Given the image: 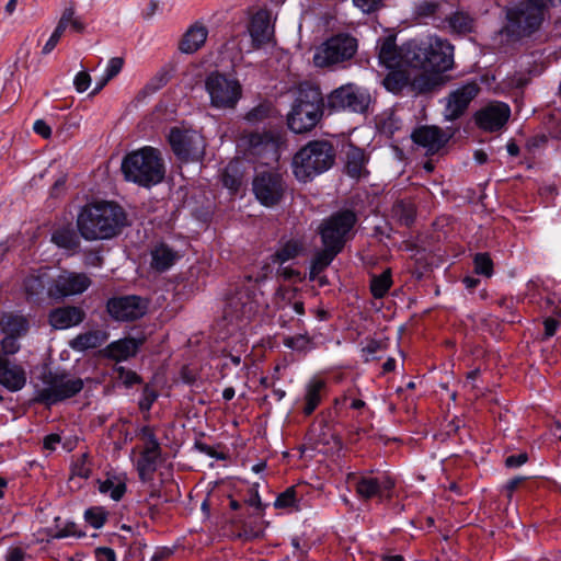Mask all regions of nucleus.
Masks as SVG:
<instances>
[{"instance_id":"a878e982","label":"nucleus","mask_w":561,"mask_h":561,"mask_svg":"<svg viewBox=\"0 0 561 561\" xmlns=\"http://www.w3.org/2000/svg\"><path fill=\"white\" fill-rule=\"evenodd\" d=\"M142 339L125 337L110 343L104 350L103 355L116 362L126 360L136 355Z\"/></svg>"},{"instance_id":"9b49d317","label":"nucleus","mask_w":561,"mask_h":561,"mask_svg":"<svg viewBox=\"0 0 561 561\" xmlns=\"http://www.w3.org/2000/svg\"><path fill=\"white\" fill-rule=\"evenodd\" d=\"M371 102L368 90L354 83H346L333 90L328 96V106L333 111L365 113Z\"/></svg>"},{"instance_id":"864d4df0","label":"nucleus","mask_w":561,"mask_h":561,"mask_svg":"<svg viewBox=\"0 0 561 561\" xmlns=\"http://www.w3.org/2000/svg\"><path fill=\"white\" fill-rule=\"evenodd\" d=\"M91 84V77L87 71H80L76 75L73 79V85L77 92L82 93L85 92Z\"/></svg>"},{"instance_id":"3c124183","label":"nucleus","mask_w":561,"mask_h":561,"mask_svg":"<svg viewBox=\"0 0 561 561\" xmlns=\"http://www.w3.org/2000/svg\"><path fill=\"white\" fill-rule=\"evenodd\" d=\"M270 112L268 104H259L247 113L245 119L250 123H259L268 117Z\"/></svg>"},{"instance_id":"7c9ffc66","label":"nucleus","mask_w":561,"mask_h":561,"mask_svg":"<svg viewBox=\"0 0 561 561\" xmlns=\"http://www.w3.org/2000/svg\"><path fill=\"white\" fill-rule=\"evenodd\" d=\"M207 36L208 30L204 24H193L183 35L180 43V50L185 54L197 51L205 44Z\"/></svg>"},{"instance_id":"c9c22d12","label":"nucleus","mask_w":561,"mask_h":561,"mask_svg":"<svg viewBox=\"0 0 561 561\" xmlns=\"http://www.w3.org/2000/svg\"><path fill=\"white\" fill-rule=\"evenodd\" d=\"M62 25V34L69 30L75 33H83L85 30V23L81 16L76 14L73 7L66 8L57 23V26Z\"/></svg>"},{"instance_id":"680f3d73","label":"nucleus","mask_w":561,"mask_h":561,"mask_svg":"<svg viewBox=\"0 0 561 561\" xmlns=\"http://www.w3.org/2000/svg\"><path fill=\"white\" fill-rule=\"evenodd\" d=\"M33 129L34 131L42 136L43 138L47 139L50 137L51 135V129L50 127L47 125V123L43 119H37L35 123H34V126H33Z\"/></svg>"},{"instance_id":"1a4fd4ad","label":"nucleus","mask_w":561,"mask_h":561,"mask_svg":"<svg viewBox=\"0 0 561 561\" xmlns=\"http://www.w3.org/2000/svg\"><path fill=\"white\" fill-rule=\"evenodd\" d=\"M357 39L350 34L340 33L319 45L313 54L316 67L329 68L354 57L357 51Z\"/></svg>"},{"instance_id":"423d86ee","label":"nucleus","mask_w":561,"mask_h":561,"mask_svg":"<svg viewBox=\"0 0 561 561\" xmlns=\"http://www.w3.org/2000/svg\"><path fill=\"white\" fill-rule=\"evenodd\" d=\"M561 0H525L507 11V31L518 37L533 34L543 21L545 11Z\"/></svg>"},{"instance_id":"09e8293b","label":"nucleus","mask_w":561,"mask_h":561,"mask_svg":"<svg viewBox=\"0 0 561 561\" xmlns=\"http://www.w3.org/2000/svg\"><path fill=\"white\" fill-rule=\"evenodd\" d=\"M21 350L20 339L3 334L0 341V355L2 358H10Z\"/></svg>"},{"instance_id":"58836bf2","label":"nucleus","mask_w":561,"mask_h":561,"mask_svg":"<svg viewBox=\"0 0 561 561\" xmlns=\"http://www.w3.org/2000/svg\"><path fill=\"white\" fill-rule=\"evenodd\" d=\"M151 265L157 271L168 270L175 260V254L171 248H154L151 252Z\"/></svg>"},{"instance_id":"13d9d810","label":"nucleus","mask_w":561,"mask_h":561,"mask_svg":"<svg viewBox=\"0 0 561 561\" xmlns=\"http://www.w3.org/2000/svg\"><path fill=\"white\" fill-rule=\"evenodd\" d=\"M364 13H371L382 5V0H353Z\"/></svg>"},{"instance_id":"2eb2a0df","label":"nucleus","mask_w":561,"mask_h":561,"mask_svg":"<svg viewBox=\"0 0 561 561\" xmlns=\"http://www.w3.org/2000/svg\"><path fill=\"white\" fill-rule=\"evenodd\" d=\"M262 293L240 289L232 295L227 302L225 314L237 320H250L261 307Z\"/></svg>"},{"instance_id":"4468645a","label":"nucleus","mask_w":561,"mask_h":561,"mask_svg":"<svg viewBox=\"0 0 561 561\" xmlns=\"http://www.w3.org/2000/svg\"><path fill=\"white\" fill-rule=\"evenodd\" d=\"M148 310V301L137 295L112 297L106 302L110 317L118 322H129L142 318Z\"/></svg>"},{"instance_id":"412c9836","label":"nucleus","mask_w":561,"mask_h":561,"mask_svg":"<svg viewBox=\"0 0 561 561\" xmlns=\"http://www.w3.org/2000/svg\"><path fill=\"white\" fill-rule=\"evenodd\" d=\"M405 44L398 47L396 37L388 35L380 38L377 43L378 59L381 65L388 69H396L398 67L408 66V58L405 57Z\"/></svg>"},{"instance_id":"bb28decb","label":"nucleus","mask_w":561,"mask_h":561,"mask_svg":"<svg viewBox=\"0 0 561 561\" xmlns=\"http://www.w3.org/2000/svg\"><path fill=\"white\" fill-rule=\"evenodd\" d=\"M392 486L393 482L390 479L373 477H360L355 484L357 495L364 500L381 496L383 491L390 490Z\"/></svg>"},{"instance_id":"c85d7f7f","label":"nucleus","mask_w":561,"mask_h":561,"mask_svg":"<svg viewBox=\"0 0 561 561\" xmlns=\"http://www.w3.org/2000/svg\"><path fill=\"white\" fill-rule=\"evenodd\" d=\"M98 490L101 494L118 502L126 493V477L123 474L106 473L104 478L98 479Z\"/></svg>"},{"instance_id":"2f4dec72","label":"nucleus","mask_w":561,"mask_h":561,"mask_svg":"<svg viewBox=\"0 0 561 561\" xmlns=\"http://www.w3.org/2000/svg\"><path fill=\"white\" fill-rule=\"evenodd\" d=\"M108 339V333L104 330H91L78 334L69 342L70 347L77 352H85L96 348L104 344Z\"/></svg>"},{"instance_id":"37998d69","label":"nucleus","mask_w":561,"mask_h":561,"mask_svg":"<svg viewBox=\"0 0 561 561\" xmlns=\"http://www.w3.org/2000/svg\"><path fill=\"white\" fill-rule=\"evenodd\" d=\"M415 14L420 18H438L440 3L436 0H421L415 5Z\"/></svg>"},{"instance_id":"393cba45","label":"nucleus","mask_w":561,"mask_h":561,"mask_svg":"<svg viewBox=\"0 0 561 561\" xmlns=\"http://www.w3.org/2000/svg\"><path fill=\"white\" fill-rule=\"evenodd\" d=\"M249 33L255 48L271 42L274 27L271 25L270 15L266 11H259L252 16Z\"/></svg>"},{"instance_id":"c756f323","label":"nucleus","mask_w":561,"mask_h":561,"mask_svg":"<svg viewBox=\"0 0 561 561\" xmlns=\"http://www.w3.org/2000/svg\"><path fill=\"white\" fill-rule=\"evenodd\" d=\"M30 329L28 319L19 313L4 312L0 317V332L2 334L23 337Z\"/></svg>"},{"instance_id":"a18cd8bd","label":"nucleus","mask_w":561,"mask_h":561,"mask_svg":"<svg viewBox=\"0 0 561 561\" xmlns=\"http://www.w3.org/2000/svg\"><path fill=\"white\" fill-rule=\"evenodd\" d=\"M473 265L476 274L485 277L493 275V261L488 253H477L473 259Z\"/></svg>"},{"instance_id":"aec40b11","label":"nucleus","mask_w":561,"mask_h":561,"mask_svg":"<svg viewBox=\"0 0 561 561\" xmlns=\"http://www.w3.org/2000/svg\"><path fill=\"white\" fill-rule=\"evenodd\" d=\"M510 116L511 108L506 103L491 102L476 113L474 121L485 131H497L507 123Z\"/></svg>"},{"instance_id":"774afa93","label":"nucleus","mask_w":561,"mask_h":561,"mask_svg":"<svg viewBox=\"0 0 561 561\" xmlns=\"http://www.w3.org/2000/svg\"><path fill=\"white\" fill-rule=\"evenodd\" d=\"M257 486H259L257 484H254L253 488H251V490H250L251 493H250V496L247 500V503L250 506L260 508L261 507V497H260V494H259V491H257Z\"/></svg>"},{"instance_id":"f257e3e1","label":"nucleus","mask_w":561,"mask_h":561,"mask_svg":"<svg viewBox=\"0 0 561 561\" xmlns=\"http://www.w3.org/2000/svg\"><path fill=\"white\" fill-rule=\"evenodd\" d=\"M408 66L423 70L412 80L419 93L432 92L443 84L442 75L454 67V45L437 35L405 43Z\"/></svg>"},{"instance_id":"7ed1b4c3","label":"nucleus","mask_w":561,"mask_h":561,"mask_svg":"<svg viewBox=\"0 0 561 561\" xmlns=\"http://www.w3.org/2000/svg\"><path fill=\"white\" fill-rule=\"evenodd\" d=\"M324 100L321 90L312 84L299 85L291 108L287 114V125L296 134L313 129L321 121Z\"/></svg>"},{"instance_id":"39448f33","label":"nucleus","mask_w":561,"mask_h":561,"mask_svg":"<svg viewBox=\"0 0 561 561\" xmlns=\"http://www.w3.org/2000/svg\"><path fill=\"white\" fill-rule=\"evenodd\" d=\"M335 150L325 140L309 141L293 158L294 174L300 182L311 181L334 163Z\"/></svg>"},{"instance_id":"ddd939ff","label":"nucleus","mask_w":561,"mask_h":561,"mask_svg":"<svg viewBox=\"0 0 561 561\" xmlns=\"http://www.w3.org/2000/svg\"><path fill=\"white\" fill-rule=\"evenodd\" d=\"M90 277L84 273L62 271L53 277L47 296L54 300H64L84 293L91 286Z\"/></svg>"},{"instance_id":"052dcab7","label":"nucleus","mask_w":561,"mask_h":561,"mask_svg":"<svg viewBox=\"0 0 561 561\" xmlns=\"http://www.w3.org/2000/svg\"><path fill=\"white\" fill-rule=\"evenodd\" d=\"M96 561H116L115 552L111 548H98L95 551Z\"/></svg>"},{"instance_id":"473e14b6","label":"nucleus","mask_w":561,"mask_h":561,"mask_svg":"<svg viewBox=\"0 0 561 561\" xmlns=\"http://www.w3.org/2000/svg\"><path fill=\"white\" fill-rule=\"evenodd\" d=\"M325 381L319 378L311 379L306 386L304 413L310 415L318 408L322 399Z\"/></svg>"},{"instance_id":"f03ea898","label":"nucleus","mask_w":561,"mask_h":561,"mask_svg":"<svg viewBox=\"0 0 561 561\" xmlns=\"http://www.w3.org/2000/svg\"><path fill=\"white\" fill-rule=\"evenodd\" d=\"M127 225L124 209L113 202L90 203L77 218L80 234L89 241L112 239Z\"/></svg>"},{"instance_id":"dca6fc26","label":"nucleus","mask_w":561,"mask_h":561,"mask_svg":"<svg viewBox=\"0 0 561 561\" xmlns=\"http://www.w3.org/2000/svg\"><path fill=\"white\" fill-rule=\"evenodd\" d=\"M252 185L255 197L265 206H274L279 203L285 192L284 181L275 172L259 173Z\"/></svg>"},{"instance_id":"72a5a7b5","label":"nucleus","mask_w":561,"mask_h":561,"mask_svg":"<svg viewBox=\"0 0 561 561\" xmlns=\"http://www.w3.org/2000/svg\"><path fill=\"white\" fill-rule=\"evenodd\" d=\"M366 157L362 149L352 147L346 154L345 170L347 175L353 179H360L367 174L365 169Z\"/></svg>"},{"instance_id":"c03bdc74","label":"nucleus","mask_w":561,"mask_h":561,"mask_svg":"<svg viewBox=\"0 0 561 561\" xmlns=\"http://www.w3.org/2000/svg\"><path fill=\"white\" fill-rule=\"evenodd\" d=\"M407 85V77L401 71H390L383 79V87L392 93L400 92Z\"/></svg>"},{"instance_id":"8fccbe9b","label":"nucleus","mask_w":561,"mask_h":561,"mask_svg":"<svg viewBox=\"0 0 561 561\" xmlns=\"http://www.w3.org/2000/svg\"><path fill=\"white\" fill-rule=\"evenodd\" d=\"M71 474L82 479H88L91 474V465L87 454H82L71 466Z\"/></svg>"},{"instance_id":"4c0bfd02","label":"nucleus","mask_w":561,"mask_h":561,"mask_svg":"<svg viewBox=\"0 0 561 561\" xmlns=\"http://www.w3.org/2000/svg\"><path fill=\"white\" fill-rule=\"evenodd\" d=\"M415 214V205L411 201H399L392 206V216L404 226L414 221Z\"/></svg>"},{"instance_id":"49530a36","label":"nucleus","mask_w":561,"mask_h":561,"mask_svg":"<svg viewBox=\"0 0 561 561\" xmlns=\"http://www.w3.org/2000/svg\"><path fill=\"white\" fill-rule=\"evenodd\" d=\"M51 242L56 245H76L77 244V234L75 230L70 227H64L57 229L51 236Z\"/></svg>"},{"instance_id":"9d476101","label":"nucleus","mask_w":561,"mask_h":561,"mask_svg":"<svg viewBox=\"0 0 561 561\" xmlns=\"http://www.w3.org/2000/svg\"><path fill=\"white\" fill-rule=\"evenodd\" d=\"M356 214L346 209L332 214L320 226L323 245H344L354 236Z\"/></svg>"},{"instance_id":"6e6d98bb","label":"nucleus","mask_w":561,"mask_h":561,"mask_svg":"<svg viewBox=\"0 0 561 561\" xmlns=\"http://www.w3.org/2000/svg\"><path fill=\"white\" fill-rule=\"evenodd\" d=\"M234 170H236V167L230 163L226 168L225 173L222 175L224 185L231 191L238 190V187L240 185V180L237 176L230 174V171H234Z\"/></svg>"},{"instance_id":"f3484780","label":"nucleus","mask_w":561,"mask_h":561,"mask_svg":"<svg viewBox=\"0 0 561 561\" xmlns=\"http://www.w3.org/2000/svg\"><path fill=\"white\" fill-rule=\"evenodd\" d=\"M279 136L274 133H251L247 141L248 154L262 159V163L268 164L278 159Z\"/></svg>"},{"instance_id":"79ce46f5","label":"nucleus","mask_w":561,"mask_h":561,"mask_svg":"<svg viewBox=\"0 0 561 561\" xmlns=\"http://www.w3.org/2000/svg\"><path fill=\"white\" fill-rule=\"evenodd\" d=\"M284 345L296 352H307L313 348L312 339L307 333L285 337Z\"/></svg>"},{"instance_id":"5fc2aeb1","label":"nucleus","mask_w":561,"mask_h":561,"mask_svg":"<svg viewBox=\"0 0 561 561\" xmlns=\"http://www.w3.org/2000/svg\"><path fill=\"white\" fill-rule=\"evenodd\" d=\"M297 254L298 248H282V250L272 255V260L274 263L283 264L286 261L295 257Z\"/></svg>"},{"instance_id":"a211bd4d","label":"nucleus","mask_w":561,"mask_h":561,"mask_svg":"<svg viewBox=\"0 0 561 561\" xmlns=\"http://www.w3.org/2000/svg\"><path fill=\"white\" fill-rule=\"evenodd\" d=\"M141 437L146 440L145 448L137 461V470L141 481H149L157 469L160 446L151 428L142 427Z\"/></svg>"},{"instance_id":"de8ad7c7","label":"nucleus","mask_w":561,"mask_h":561,"mask_svg":"<svg viewBox=\"0 0 561 561\" xmlns=\"http://www.w3.org/2000/svg\"><path fill=\"white\" fill-rule=\"evenodd\" d=\"M84 518L93 528L100 529L107 519V512L100 506L90 507L84 512Z\"/></svg>"},{"instance_id":"b1692460","label":"nucleus","mask_w":561,"mask_h":561,"mask_svg":"<svg viewBox=\"0 0 561 561\" xmlns=\"http://www.w3.org/2000/svg\"><path fill=\"white\" fill-rule=\"evenodd\" d=\"M84 318L85 312L77 306L58 307L48 314L49 324L56 330H66L79 325Z\"/></svg>"},{"instance_id":"6ab92c4d","label":"nucleus","mask_w":561,"mask_h":561,"mask_svg":"<svg viewBox=\"0 0 561 561\" xmlns=\"http://www.w3.org/2000/svg\"><path fill=\"white\" fill-rule=\"evenodd\" d=\"M479 85L476 82H469L453 91L445 99L444 117L447 121L459 118L467 110L470 102L479 93Z\"/></svg>"},{"instance_id":"603ef678","label":"nucleus","mask_w":561,"mask_h":561,"mask_svg":"<svg viewBox=\"0 0 561 561\" xmlns=\"http://www.w3.org/2000/svg\"><path fill=\"white\" fill-rule=\"evenodd\" d=\"M124 60L121 57H113L108 60L105 69L104 82H108L116 77L123 69Z\"/></svg>"},{"instance_id":"0eeeda50","label":"nucleus","mask_w":561,"mask_h":561,"mask_svg":"<svg viewBox=\"0 0 561 561\" xmlns=\"http://www.w3.org/2000/svg\"><path fill=\"white\" fill-rule=\"evenodd\" d=\"M81 378L70 374L47 373L42 377V385L36 388V401L47 405L72 398L83 389Z\"/></svg>"},{"instance_id":"0e129e2a","label":"nucleus","mask_w":561,"mask_h":561,"mask_svg":"<svg viewBox=\"0 0 561 561\" xmlns=\"http://www.w3.org/2000/svg\"><path fill=\"white\" fill-rule=\"evenodd\" d=\"M25 552L19 547L10 548L5 554V561H24Z\"/></svg>"},{"instance_id":"4d7b16f0","label":"nucleus","mask_w":561,"mask_h":561,"mask_svg":"<svg viewBox=\"0 0 561 561\" xmlns=\"http://www.w3.org/2000/svg\"><path fill=\"white\" fill-rule=\"evenodd\" d=\"M61 36H62V25L61 26H56V28L54 30L53 34L50 35V37L48 38V41L44 45L42 53L44 55H47V54L51 53L53 49L59 43Z\"/></svg>"},{"instance_id":"338daca9","label":"nucleus","mask_w":561,"mask_h":561,"mask_svg":"<svg viewBox=\"0 0 561 561\" xmlns=\"http://www.w3.org/2000/svg\"><path fill=\"white\" fill-rule=\"evenodd\" d=\"M543 325H545V336L548 339L556 334L559 322L553 318H548L545 320Z\"/></svg>"},{"instance_id":"6e6552de","label":"nucleus","mask_w":561,"mask_h":561,"mask_svg":"<svg viewBox=\"0 0 561 561\" xmlns=\"http://www.w3.org/2000/svg\"><path fill=\"white\" fill-rule=\"evenodd\" d=\"M205 90L210 105L217 110H233L242 98L239 80L219 71H213L206 77Z\"/></svg>"},{"instance_id":"ea45409f","label":"nucleus","mask_w":561,"mask_h":561,"mask_svg":"<svg viewBox=\"0 0 561 561\" xmlns=\"http://www.w3.org/2000/svg\"><path fill=\"white\" fill-rule=\"evenodd\" d=\"M340 249L341 248H323V250L320 251L312 261L310 271L311 276L313 277L321 273L337 255Z\"/></svg>"},{"instance_id":"4be33fe9","label":"nucleus","mask_w":561,"mask_h":561,"mask_svg":"<svg viewBox=\"0 0 561 561\" xmlns=\"http://www.w3.org/2000/svg\"><path fill=\"white\" fill-rule=\"evenodd\" d=\"M25 368L16 360L0 355V385L11 392L20 391L26 385Z\"/></svg>"},{"instance_id":"a19ab883","label":"nucleus","mask_w":561,"mask_h":561,"mask_svg":"<svg viewBox=\"0 0 561 561\" xmlns=\"http://www.w3.org/2000/svg\"><path fill=\"white\" fill-rule=\"evenodd\" d=\"M274 506L276 508L287 511L298 510L299 505L295 486H289L284 492L278 494L274 502Z\"/></svg>"},{"instance_id":"69168bd1","label":"nucleus","mask_w":561,"mask_h":561,"mask_svg":"<svg viewBox=\"0 0 561 561\" xmlns=\"http://www.w3.org/2000/svg\"><path fill=\"white\" fill-rule=\"evenodd\" d=\"M380 344L376 341H370L363 350V354L365 357V362L371 360L374 357L373 355L379 350Z\"/></svg>"},{"instance_id":"f8f14e48","label":"nucleus","mask_w":561,"mask_h":561,"mask_svg":"<svg viewBox=\"0 0 561 561\" xmlns=\"http://www.w3.org/2000/svg\"><path fill=\"white\" fill-rule=\"evenodd\" d=\"M169 142L174 154L182 161H199L204 157L205 141L196 131L174 127L170 130Z\"/></svg>"},{"instance_id":"e433bc0d","label":"nucleus","mask_w":561,"mask_h":561,"mask_svg":"<svg viewBox=\"0 0 561 561\" xmlns=\"http://www.w3.org/2000/svg\"><path fill=\"white\" fill-rule=\"evenodd\" d=\"M392 286L391 270H385L380 275H373L370 279V293L374 298H383Z\"/></svg>"},{"instance_id":"5701e85b","label":"nucleus","mask_w":561,"mask_h":561,"mask_svg":"<svg viewBox=\"0 0 561 561\" xmlns=\"http://www.w3.org/2000/svg\"><path fill=\"white\" fill-rule=\"evenodd\" d=\"M411 137L414 144L423 147L430 154L438 152L449 139L437 126H421L414 129Z\"/></svg>"},{"instance_id":"f704fd0d","label":"nucleus","mask_w":561,"mask_h":561,"mask_svg":"<svg viewBox=\"0 0 561 561\" xmlns=\"http://www.w3.org/2000/svg\"><path fill=\"white\" fill-rule=\"evenodd\" d=\"M448 26L451 33L466 35L473 32L474 20L468 13L457 11L447 18Z\"/></svg>"},{"instance_id":"e2e57ef3","label":"nucleus","mask_w":561,"mask_h":561,"mask_svg":"<svg viewBox=\"0 0 561 561\" xmlns=\"http://www.w3.org/2000/svg\"><path fill=\"white\" fill-rule=\"evenodd\" d=\"M61 442V438L58 434H49L44 437L43 440V447L46 450L54 451L57 448V445H59Z\"/></svg>"},{"instance_id":"bf43d9fd","label":"nucleus","mask_w":561,"mask_h":561,"mask_svg":"<svg viewBox=\"0 0 561 561\" xmlns=\"http://www.w3.org/2000/svg\"><path fill=\"white\" fill-rule=\"evenodd\" d=\"M527 459H528V457H527V454H525V453H522L518 455H512L505 459V465L508 468H517V467L523 466L527 461Z\"/></svg>"},{"instance_id":"cd10ccee","label":"nucleus","mask_w":561,"mask_h":561,"mask_svg":"<svg viewBox=\"0 0 561 561\" xmlns=\"http://www.w3.org/2000/svg\"><path fill=\"white\" fill-rule=\"evenodd\" d=\"M53 276L50 275V268L43 267L37 272L30 274L24 279V290L28 299H38L50 285Z\"/></svg>"},{"instance_id":"20e7f679","label":"nucleus","mask_w":561,"mask_h":561,"mask_svg":"<svg viewBox=\"0 0 561 561\" xmlns=\"http://www.w3.org/2000/svg\"><path fill=\"white\" fill-rule=\"evenodd\" d=\"M122 171L127 181L150 187L163 180L165 170L160 151L147 146L128 153L122 162Z\"/></svg>"}]
</instances>
